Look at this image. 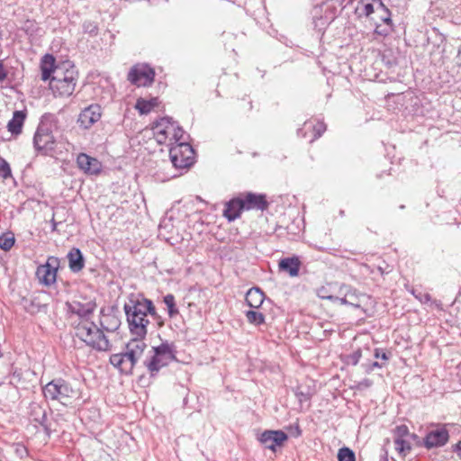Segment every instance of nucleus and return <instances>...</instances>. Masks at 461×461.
I'll return each mask as SVG.
<instances>
[{"instance_id": "nucleus-1", "label": "nucleus", "mask_w": 461, "mask_h": 461, "mask_svg": "<svg viewBox=\"0 0 461 461\" xmlns=\"http://www.w3.org/2000/svg\"><path fill=\"white\" fill-rule=\"evenodd\" d=\"M129 329L132 336L144 339L149 324L148 315L154 316L156 310L149 299H131L124 304Z\"/></svg>"}, {"instance_id": "nucleus-2", "label": "nucleus", "mask_w": 461, "mask_h": 461, "mask_svg": "<svg viewBox=\"0 0 461 461\" xmlns=\"http://www.w3.org/2000/svg\"><path fill=\"white\" fill-rule=\"evenodd\" d=\"M147 344L144 339L133 338L125 346L121 353L113 354L110 357V363L121 373L131 374L138 360L142 357Z\"/></svg>"}, {"instance_id": "nucleus-3", "label": "nucleus", "mask_w": 461, "mask_h": 461, "mask_svg": "<svg viewBox=\"0 0 461 461\" xmlns=\"http://www.w3.org/2000/svg\"><path fill=\"white\" fill-rule=\"evenodd\" d=\"M77 71L70 62H63L55 70L50 81V88L57 96H70L75 91Z\"/></svg>"}, {"instance_id": "nucleus-4", "label": "nucleus", "mask_w": 461, "mask_h": 461, "mask_svg": "<svg viewBox=\"0 0 461 461\" xmlns=\"http://www.w3.org/2000/svg\"><path fill=\"white\" fill-rule=\"evenodd\" d=\"M75 324V335L87 346L100 351L109 348V340L94 321L89 319H82Z\"/></svg>"}, {"instance_id": "nucleus-5", "label": "nucleus", "mask_w": 461, "mask_h": 461, "mask_svg": "<svg viewBox=\"0 0 461 461\" xmlns=\"http://www.w3.org/2000/svg\"><path fill=\"white\" fill-rule=\"evenodd\" d=\"M44 397L47 400L58 401L61 404L68 406L74 400L79 398V392L71 384L61 379H54L48 383L42 389Z\"/></svg>"}, {"instance_id": "nucleus-6", "label": "nucleus", "mask_w": 461, "mask_h": 461, "mask_svg": "<svg viewBox=\"0 0 461 461\" xmlns=\"http://www.w3.org/2000/svg\"><path fill=\"white\" fill-rule=\"evenodd\" d=\"M153 351V357L146 363V366L152 375L158 373L160 368L176 360V347L174 343L166 341L158 347H154Z\"/></svg>"}, {"instance_id": "nucleus-7", "label": "nucleus", "mask_w": 461, "mask_h": 461, "mask_svg": "<svg viewBox=\"0 0 461 461\" xmlns=\"http://www.w3.org/2000/svg\"><path fill=\"white\" fill-rule=\"evenodd\" d=\"M171 162L176 168H186L194 163V149L190 144L181 142L169 151Z\"/></svg>"}, {"instance_id": "nucleus-8", "label": "nucleus", "mask_w": 461, "mask_h": 461, "mask_svg": "<svg viewBox=\"0 0 461 461\" xmlns=\"http://www.w3.org/2000/svg\"><path fill=\"white\" fill-rule=\"evenodd\" d=\"M34 148L42 154L48 155L56 147V138L47 125H40L33 138Z\"/></svg>"}, {"instance_id": "nucleus-9", "label": "nucleus", "mask_w": 461, "mask_h": 461, "mask_svg": "<svg viewBox=\"0 0 461 461\" xmlns=\"http://www.w3.org/2000/svg\"><path fill=\"white\" fill-rule=\"evenodd\" d=\"M356 12L361 16H370L375 12H383L386 16H383V23L384 24H391V12L384 5L382 0H361L358 2Z\"/></svg>"}, {"instance_id": "nucleus-10", "label": "nucleus", "mask_w": 461, "mask_h": 461, "mask_svg": "<svg viewBox=\"0 0 461 461\" xmlns=\"http://www.w3.org/2000/svg\"><path fill=\"white\" fill-rule=\"evenodd\" d=\"M59 266L58 258L50 257L46 263L38 267L36 276L41 285L50 286L56 282L57 270Z\"/></svg>"}, {"instance_id": "nucleus-11", "label": "nucleus", "mask_w": 461, "mask_h": 461, "mask_svg": "<svg viewBox=\"0 0 461 461\" xmlns=\"http://www.w3.org/2000/svg\"><path fill=\"white\" fill-rule=\"evenodd\" d=\"M338 294V302L340 304H348L355 308H359L363 300L366 299V294L358 293L355 288L345 284L339 286Z\"/></svg>"}, {"instance_id": "nucleus-12", "label": "nucleus", "mask_w": 461, "mask_h": 461, "mask_svg": "<svg viewBox=\"0 0 461 461\" xmlns=\"http://www.w3.org/2000/svg\"><path fill=\"white\" fill-rule=\"evenodd\" d=\"M154 76L152 68L147 66H135L129 72L128 79L138 86H146L153 82Z\"/></svg>"}, {"instance_id": "nucleus-13", "label": "nucleus", "mask_w": 461, "mask_h": 461, "mask_svg": "<svg viewBox=\"0 0 461 461\" xmlns=\"http://www.w3.org/2000/svg\"><path fill=\"white\" fill-rule=\"evenodd\" d=\"M287 438V435L282 430H266L258 438L260 443L273 452L282 447Z\"/></svg>"}, {"instance_id": "nucleus-14", "label": "nucleus", "mask_w": 461, "mask_h": 461, "mask_svg": "<svg viewBox=\"0 0 461 461\" xmlns=\"http://www.w3.org/2000/svg\"><path fill=\"white\" fill-rule=\"evenodd\" d=\"M448 438L449 435L446 427L438 426L428 432L424 439V446L428 449L442 447L447 442Z\"/></svg>"}, {"instance_id": "nucleus-15", "label": "nucleus", "mask_w": 461, "mask_h": 461, "mask_svg": "<svg viewBox=\"0 0 461 461\" xmlns=\"http://www.w3.org/2000/svg\"><path fill=\"white\" fill-rule=\"evenodd\" d=\"M101 115V106L98 104H91L80 113L77 122L81 127L89 129L100 120Z\"/></svg>"}, {"instance_id": "nucleus-16", "label": "nucleus", "mask_w": 461, "mask_h": 461, "mask_svg": "<svg viewBox=\"0 0 461 461\" xmlns=\"http://www.w3.org/2000/svg\"><path fill=\"white\" fill-rule=\"evenodd\" d=\"M171 130H174V122L167 117L161 118L152 126L154 136L159 144H163L167 140Z\"/></svg>"}, {"instance_id": "nucleus-17", "label": "nucleus", "mask_w": 461, "mask_h": 461, "mask_svg": "<svg viewBox=\"0 0 461 461\" xmlns=\"http://www.w3.org/2000/svg\"><path fill=\"white\" fill-rule=\"evenodd\" d=\"M241 201L244 203L245 210L256 209L263 211L267 207L266 196L263 194L248 193L241 197Z\"/></svg>"}, {"instance_id": "nucleus-18", "label": "nucleus", "mask_w": 461, "mask_h": 461, "mask_svg": "<svg viewBox=\"0 0 461 461\" xmlns=\"http://www.w3.org/2000/svg\"><path fill=\"white\" fill-rule=\"evenodd\" d=\"M77 163L78 167L84 170L86 173L94 175L100 171L101 165L96 158H91L85 153H81L77 156Z\"/></svg>"}, {"instance_id": "nucleus-19", "label": "nucleus", "mask_w": 461, "mask_h": 461, "mask_svg": "<svg viewBox=\"0 0 461 461\" xmlns=\"http://www.w3.org/2000/svg\"><path fill=\"white\" fill-rule=\"evenodd\" d=\"M95 308V303L93 302L81 303L75 301L69 304L71 312L77 316L78 321L82 319H89V316L93 313Z\"/></svg>"}, {"instance_id": "nucleus-20", "label": "nucleus", "mask_w": 461, "mask_h": 461, "mask_svg": "<svg viewBox=\"0 0 461 461\" xmlns=\"http://www.w3.org/2000/svg\"><path fill=\"white\" fill-rule=\"evenodd\" d=\"M243 210H245V208L241 197L235 198L226 203L223 215L231 221L239 218Z\"/></svg>"}, {"instance_id": "nucleus-21", "label": "nucleus", "mask_w": 461, "mask_h": 461, "mask_svg": "<svg viewBox=\"0 0 461 461\" xmlns=\"http://www.w3.org/2000/svg\"><path fill=\"white\" fill-rule=\"evenodd\" d=\"M57 68L54 57L49 54L44 55L41 62V79L43 81H50L52 76H55Z\"/></svg>"}, {"instance_id": "nucleus-22", "label": "nucleus", "mask_w": 461, "mask_h": 461, "mask_svg": "<svg viewBox=\"0 0 461 461\" xmlns=\"http://www.w3.org/2000/svg\"><path fill=\"white\" fill-rule=\"evenodd\" d=\"M301 262L298 258H286L279 262V268L287 272L291 276H297L300 270Z\"/></svg>"}, {"instance_id": "nucleus-23", "label": "nucleus", "mask_w": 461, "mask_h": 461, "mask_svg": "<svg viewBox=\"0 0 461 461\" xmlns=\"http://www.w3.org/2000/svg\"><path fill=\"white\" fill-rule=\"evenodd\" d=\"M246 302L251 308H258L264 302V293L257 287L250 288L246 294Z\"/></svg>"}, {"instance_id": "nucleus-24", "label": "nucleus", "mask_w": 461, "mask_h": 461, "mask_svg": "<svg viewBox=\"0 0 461 461\" xmlns=\"http://www.w3.org/2000/svg\"><path fill=\"white\" fill-rule=\"evenodd\" d=\"M69 267L73 272H78L84 267V258L78 249L73 248L68 254Z\"/></svg>"}, {"instance_id": "nucleus-25", "label": "nucleus", "mask_w": 461, "mask_h": 461, "mask_svg": "<svg viewBox=\"0 0 461 461\" xmlns=\"http://www.w3.org/2000/svg\"><path fill=\"white\" fill-rule=\"evenodd\" d=\"M30 415L33 421L47 429V411L42 406L32 403Z\"/></svg>"}, {"instance_id": "nucleus-26", "label": "nucleus", "mask_w": 461, "mask_h": 461, "mask_svg": "<svg viewBox=\"0 0 461 461\" xmlns=\"http://www.w3.org/2000/svg\"><path fill=\"white\" fill-rule=\"evenodd\" d=\"M26 114L23 111H15L12 120L8 122L7 128L13 134H19L22 131Z\"/></svg>"}, {"instance_id": "nucleus-27", "label": "nucleus", "mask_w": 461, "mask_h": 461, "mask_svg": "<svg viewBox=\"0 0 461 461\" xmlns=\"http://www.w3.org/2000/svg\"><path fill=\"white\" fill-rule=\"evenodd\" d=\"M158 105V98H151L149 100H145L143 98H139L136 102L135 108L139 111L140 114H148L151 112V110Z\"/></svg>"}, {"instance_id": "nucleus-28", "label": "nucleus", "mask_w": 461, "mask_h": 461, "mask_svg": "<svg viewBox=\"0 0 461 461\" xmlns=\"http://www.w3.org/2000/svg\"><path fill=\"white\" fill-rule=\"evenodd\" d=\"M120 325L119 320L114 316H105L104 320L101 321V326L103 330L107 331H113L118 329Z\"/></svg>"}, {"instance_id": "nucleus-29", "label": "nucleus", "mask_w": 461, "mask_h": 461, "mask_svg": "<svg viewBox=\"0 0 461 461\" xmlns=\"http://www.w3.org/2000/svg\"><path fill=\"white\" fill-rule=\"evenodd\" d=\"M164 303L167 305V313L170 318L176 316L179 313V311L176 305L175 297L173 294H167L164 297Z\"/></svg>"}, {"instance_id": "nucleus-30", "label": "nucleus", "mask_w": 461, "mask_h": 461, "mask_svg": "<svg viewBox=\"0 0 461 461\" xmlns=\"http://www.w3.org/2000/svg\"><path fill=\"white\" fill-rule=\"evenodd\" d=\"M14 236L12 233H5L0 236V249L8 251L14 244Z\"/></svg>"}, {"instance_id": "nucleus-31", "label": "nucleus", "mask_w": 461, "mask_h": 461, "mask_svg": "<svg viewBox=\"0 0 461 461\" xmlns=\"http://www.w3.org/2000/svg\"><path fill=\"white\" fill-rule=\"evenodd\" d=\"M247 320L249 323L259 325L265 321V316L263 313L257 311H248L246 312Z\"/></svg>"}, {"instance_id": "nucleus-32", "label": "nucleus", "mask_w": 461, "mask_h": 461, "mask_svg": "<svg viewBox=\"0 0 461 461\" xmlns=\"http://www.w3.org/2000/svg\"><path fill=\"white\" fill-rule=\"evenodd\" d=\"M339 461H356L355 453L348 447H342L338 453Z\"/></svg>"}, {"instance_id": "nucleus-33", "label": "nucleus", "mask_w": 461, "mask_h": 461, "mask_svg": "<svg viewBox=\"0 0 461 461\" xmlns=\"http://www.w3.org/2000/svg\"><path fill=\"white\" fill-rule=\"evenodd\" d=\"M394 447L396 451H398L400 454L403 456H405L406 451L411 450L410 443L401 438H397L394 439Z\"/></svg>"}, {"instance_id": "nucleus-34", "label": "nucleus", "mask_w": 461, "mask_h": 461, "mask_svg": "<svg viewBox=\"0 0 461 461\" xmlns=\"http://www.w3.org/2000/svg\"><path fill=\"white\" fill-rule=\"evenodd\" d=\"M317 294L321 299H327L331 302H338L339 296L332 295L329 293L327 287H321L318 289Z\"/></svg>"}, {"instance_id": "nucleus-35", "label": "nucleus", "mask_w": 461, "mask_h": 461, "mask_svg": "<svg viewBox=\"0 0 461 461\" xmlns=\"http://www.w3.org/2000/svg\"><path fill=\"white\" fill-rule=\"evenodd\" d=\"M97 26L94 22L86 21L83 23V31L85 33H89L91 35H95L97 33Z\"/></svg>"}, {"instance_id": "nucleus-36", "label": "nucleus", "mask_w": 461, "mask_h": 461, "mask_svg": "<svg viewBox=\"0 0 461 461\" xmlns=\"http://www.w3.org/2000/svg\"><path fill=\"white\" fill-rule=\"evenodd\" d=\"M11 176V168H10V166L9 164L3 160L1 163H0V176H2L3 178H7Z\"/></svg>"}, {"instance_id": "nucleus-37", "label": "nucleus", "mask_w": 461, "mask_h": 461, "mask_svg": "<svg viewBox=\"0 0 461 461\" xmlns=\"http://www.w3.org/2000/svg\"><path fill=\"white\" fill-rule=\"evenodd\" d=\"M184 131L182 128L176 126L174 123V130L170 131V135L172 136V139H174L176 141H178L183 139Z\"/></svg>"}, {"instance_id": "nucleus-38", "label": "nucleus", "mask_w": 461, "mask_h": 461, "mask_svg": "<svg viewBox=\"0 0 461 461\" xmlns=\"http://www.w3.org/2000/svg\"><path fill=\"white\" fill-rule=\"evenodd\" d=\"M387 27L382 28L381 25H376L375 32L378 35L385 36L387 35L391 29H392V23L390 25L385 24Z\"/></svg>"}, {"instance_id": "nucleus-39", "label": "nucleus", "mask_w": 461, "mask_h": 461, "mask_svg": "<svg viewBox=\"0 0 461 461\" xmlns=\"http://www.w3.org/2000/svg\"><path fill=\"white\" fill-rule=\"evenodd\" d=\"M326 126L322 122H319L314 126V131H316V138L321 136V134L325 131Z\"/></svg>"}, {"instance_id": "nucleus-40", "label": "nucleus", "mask_w": 461, "mask_h": 461, "mask_svg": "<svg viewBox=\"0 0 461 461\" xmlns=\"http://www.w3.org/2000/svg\"><path fill=\"white\" fill-rule=\"evenodd\" d=\"M361 358V350L357 349L350 356V359L353 365H357Z\"/></svg>"}, {"instance_id": "nucleus-41", "label": "nucleus", "mask_w": 461, "mask_h": 461, "mask_svg": "<svg viewBox=\"0 0 461 461\" xmlns=\"http://www.w3.org/2000/svg\"><path fill=\"white\" fill-rule=\"evenodd\" d=\"M396 432H397V435L399 436V438H402V437L408 434L409 429H408L407 426L401 425L396 428Z\"/></svg>"}, {"instance_id": "nucleus-42", "label": "nucleus", "mask_w": 461, "mask_h": 461, "mask_svg": "<svg viewBox=\"0 0 461 461\" xmlns=\"http://www.w3.org/2000/svg\"><path fill=\"white\" fill-rule=\"evenodd\" d=\"M7 77L6 69L3 64V61L0 60V81H4Z\"/></svg>"}, {"instance_id": "nucleus-43", "label": "nucleus", "mask_w": 461, "mask_h": 461, "mask_svg": "<svg viewBox=\"0 0 461 461\" xmlns=\"http://www.w3.org/2000/svg\"><path fill=\"white\" fill-rule=\"evenodd\" d=\"M375 357L376 358H382L384 360H387L388 359L387 354L385 352L380 353L379 349H375Z\"/></svg>"}, {"instance_id": "nucleus-44", "label": "nucleus", "mask_w": 461, "mask_h": 461, "mask_svg": "<svg viewBox=\"0 0 461 461\" xmlns=\"http://www.w3.org/2000/svg\"><path fill=\"white\" fill-rule=\"evenodd\" d=\"M455 450L457 453V455L461 457V442L456 444Z\"/></svg>"}, {"instance_id": "nucleus-45", "label": "nucleus", "mask_w": 461, "mask_h": 461, "mask_svg": "<svg viewBox=\"0 0 461 461\" xmlns=\"http://www.w3.org/2000/svg\"><path fill=\"white\" fill-rule=\"evenodd\" d=\"M382 366L378 362H374L368 371L373 370L374 367H381Z\"/></svg>"}, {"instance_id": "nucleus-46", "label": "nucleus", "mask_w": 461, "mask_h": 461, "mask_svg": "<svg viewBox=\"0 0 461 461\" xmlns=\"http://www.w3.org/2000/svg\"><path fill=\"white\" fill-rule=\"evenodd\" d=\"M57 229V222L53 220L52 221V230H56Z\"/></svg>"}, {"instance_id": "nucleus-47", "label": "nucleus", "mask_w": 461, "mask_h": 461, "mask_svg": "<svg viewBox=\"0 0 461 461\" xmlns=\"http://www.w3.org/2000/svg\"><path fill=\"white\" fill-rule=\"evenodd\" d=\"M378 13L380 14V19L383 22V16H386V14L383 13V12H378Z\"/></svg>"}, {"instance_id": "nucleus-48", "label": "nucleus", "mask_w": 461, "mask_h": 461, "mask_svg": "<svg viewBox=\"0 0 461 461\" xmlns=\"http://www.w3.org/2000/svg\"><path fill=\"white\" fill-rule=\"evenodd\" d=\"M429 299H430L429 295V294H426V295H425V300H426V301H429Z\"/></svg>"}, {"instance_id": "nucleus-49", "label": "nucleus", "mask_w": 461, "mask_h": 461, "mask_svg": "<svg viewBox=\"0 0 461 461\" xmlns=\"http://www.w3.org/2000/svg\"><path fill=\"white\" fill-rule=\"evenodd\" d=\"M4 390H5V387L0 386V393H2L4 392Z\"/></svg>"}]
</instances>
